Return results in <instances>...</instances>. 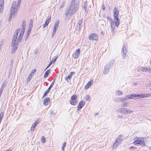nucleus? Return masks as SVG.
Here are the masks:
<instances>
[{
    "instance_id": "obj_1",
    "label": "nucleus",
    "mask_w": 151,
    "mask_h": 151,
    "mask_svg": "<svg viewBox=\"0 0 151 151\" xmlns=\"http://www.w3.org/2000/svg\"><path fill=\"white\" fill-rule=\"evenodd\" d=\"M22 26V29L17 39L18 33L19 32L20 29H18L15 31L12 40L11 44L12 47L11 53L12 54L14 53L17 49V46L18 45L19 42H21L22 41L24 32L25 30L26 26V22L25 20L23 21Z\"/></svg>"
},
{
    "instance_id": "obj_2",
    "label": "nucleus",
    "mask_w": 151,
    "mask_h": 151,
    "mask_svg": "<svg viewBox=\"0 0 151 151\" xmlns=\"http://www.w3.org/2000/svg\"><path fill=\"white\" fill-rule=\"evenodd\" d=\"M79 5V3L76 0H72L69 8L66 9L65 17L67 18L69 14L71 16L75 14L78 9Z\"/></svg>"
},
{
    "instance_id": "obj_3",
    "label": "nucleus",
    "mask_w": 151,
    "mask_h": 151,
    "mask_svg": "<svg viewBox=\"0 0 151 151\" xmlns=\"http://www.w3.org/2000/svg\"><path fill=\"white\" fill-rule=\"evenodd\" d=\"M114 61L112 60V61H111L107 64L106 66L104 68L103 72L104 74H106L107 73L109 70L110 67L114 64Z\"/></svg>"
},
{
    "instance_id": "obj_4",
    "label": "nucleus",
    "mask_w": 151,
    "mask_h": 151,
    "mask_svg": "<svg viewBox=\"0 0 151 151\" xmlns=\"http://www.w3.org/2000/svg\"><path fill=\"white\" fill-rule=\"evenodd\" d=\"M77 98L76 95H73L71 96V99L69 100L70 104L73 105H76L77 104L78 101L77 100Z\"/></svg>"
},
{
    "instance_id": "obj_5",
    "label": "nucleus",
    "mask_w": 151,
    "mask_h": 151,
    "mask_svg": "<svg viewBox=\"0 0 151 151\" xmlns=\"http://www.w3.org/2000/svg\"><path fill=\"white\" fill-rule=\"evenodd\" d=\"M135 145H140L141 146H144L145 145L144 140L142 138H139L137 140L134 142Z\"/></svg>"
},
{
    "instance_id": "obj_6",
    "label": "nucleus",
    "mask_w": 151,
    "mask_h": 151,
    "mask_svg": "<svg viewBox=\"0 0 151 151\" xmlns=\"http://www.w3.org/2000/svg\"><path fill=\"white\" fill-rule=\"evenodd\" d=\"M127 49L126 47L124 45L123 46L121 51V53L122 55V58L123 59H124L126 58V52H127Z\"/></svg>"
},
{
    "instance_id": "obj_7",
    "label": "nucleus",
    "mask_w": 151,
    "mask_h": 151,
    "mask_svg": "<svg viewBox=\"0 0 151 151\" xmlns=\"http://www.w3.org/2000/svg\"><path fill=\"white\" fill-rule=\"evenodd\" d=\"M98 37V35L95 33H92L89 36V38L90 40H97Z\"/></svg>"
},
{
    "instance_id": "obj_8",
    "label": "nucleus",
    "mask_w": 151,
    "mask_h": 151,
    "mask_svg": "<svg viewBox=\"0 0 151 151\" xmlns=\"http://www.w3.org/2000/svg\"><path fill=\"white\" fill-rule=\"evenodd\" d=\"M85 105V102L84 101H80L77 106V110H80Z\"/></svg>"
},
{
    "instance_id": "obj_9",
    "label": "nucleus",
    "mask_w": 151,
    "mask_h": 151,
    "mask_svg": "<svg viewBox=\"0 0 151 151\" xmlns=\"http://www.w3.org/2000/svg\"><path fill=\"white\" fill-rule=\"evenodd\" d=\"M16 4V1H13L11 9L10 14L13 15L14 13L15 9V6Z\"/></svg>"
},
{
    "instance_id": "obj_10",
    "label": "nucleus",
    "mask_w": 151,
    "mask_h": 151,
    "mask_svg": "<svg viewBox=\"0 0 151 151\" xmlns=\"http://www.w3.org/2000/svg\"><path fill=\"white\" fill-rule=\"evenodd\" d=\"M119 11L118 8L116 7H115L114 10V18L118 19L119 17Z\"/></svg>"
},
{
    "instance_id": "obj_11",
    "label": "nucleus",
    "mask_w": 151,
    "mask_h": 151,
    "mask_svg": "<svg viewBox=\"0 0 151 151\" xmlns=\"http://www.w3.org/2000/svg\"><path fill=\"white\" fill-rule=\"evenodd\" d=\"M93 83V80H91L90 81H89L85 86L84 88L85 89H87L89 88L92 85Z\"/></svg>"
},
{
    "instance_id": "obj_12",
    "label": "nucleus",
    "mask_w": 151,
    "mask_h": 151,
    "mask_svg": "<svg viewBox=\"0 0 151 151\" xmlns=\"http://www.w3.org/2000/svg\"><path fill=\"white\" fill-rule=\"evenodd\" d=\"M83 19H81L78 22V24H77L76 29L80 30L82 26Z\"/></svg>"
},
{
    "instance_id": "obj_13",
    "label": "nucleus",
    "mask_w": 151,
    "mask_h": 151,
    "mask_svg": "<svg viewBox=\"0 0 151 151\" xmlns=\"http://www.w3.org/2000/svg\"><path fill=\"white\" fill-rule=\"evenodd\" d=\"M80 54V49H78L76 50L75 53L73 54V56L75 58H76L78 57Z\"/></svg>"
},
{
    "instance_id": "obj_14",
    "label": "nucleus",
    "mask_w": 151,
    "mask_h": 151,
    "mask_svg": "<svg viewBox=\"0 0 151 151\" xmlns=\"http://www.w3.org/2000/svg\"><path fill=\"white\" fill-rule=\"evenodd\" d=\"M138 94H131L128 95V99H135L136 98H137L138 99L139 98L138 97Z\"/></svg>"
},
{
    "instance_id": "obj_15",
    "label": "nucleus",
    "mask_w": 151,
    "mask_h": 151,
    "mask_svg": "<svg viewBox=\"0 0 151 151\" xmlns=\"http://www.w3.org/2000/svg\"><path fill=\"white\" fill-rule=\"evenodd\" d=\"M75 73V72H71L70 74L68 75L67 77H65V80L67 82L68 81V80L70 79V78Z\"/></svg>"
},
{
    "instance_id": "obj_16",
    "label": "nucleus",
    "mask_w": 151,
    "mask_h": 151,
    "mask_svg": "<svg viewBox=\"0 0 151 151\" xmlns=\"http://www.w3.org/2000/svg\"><path fill=\"white\" fill-rule=\"evenodd\" d=\"M118 111L123 114H127V109L125 108H119L118 109Z\"/></svg>"
},
{
    "instance_id": "obj_17",
    "label": "nucleus",
    "mask_w": 151,
    "mask_h": 151,
    "mask_svg": "<svg viewBox=\"0 0 151 151\" xmlns=\"http://www.w3.org/2000/svg\"><path fill=\"white\" fill-rule=\"evenodd\" d=\"M38 124L37 121H35L32 124V127L30 128V130L31 131H33L34 130L35 127Z\"/></svg>"
},
{
    "instance_id": "obj_18",
    "label": "nucleus",
    "mask_w": 151,
    "mask_h": 151,
    "mask_svg": "<svg viewBox=\"0 0 151 151\" xmlns=\"http://www.w3.org/2000/svg\"><path fill=\"white\" fill-rule=\"evenodd\" d=\"M114 22L115 26L116 27H118L119 24V17H118V19L116 18H114Z\"/></svg>"
},
{
    "instance_id": "obj_19",
    "label": "nucleus",
    "mask_w": 151,
    "mask_h": 151,
    "mask_svg": "<svg viewBox=\"0 0 151 151\" xmlns=\"http://www.w3.org/2000/svg\"><path fill=\"white\" fill-rule=\"evenodd\" d=\"M120 99L119 101V102H122L123 101H126L128 99V95H126L123 98H120Z\"/></svg>"
},
{
    "instance_id": "obj_20",
    "label": "nucleus",
    "mask_w": 151,
    "mask_h": 151,
    "mask_svg": "<svg viewBox=\"0 0 151 151\" xmlns=\"http://www.w3.org/2000/svg\"><path fill=\"white\" fill-rule=\"evenodd\" d=\"M55 80H54L52 82L51 84L50 85V86L48 88V93L50 91V89L54 85V83L55 82Z\"/></svg>"
},
{
    "instance_id": "obj_21",
    "label": "nucleus",
    "mask_w": 151,
    "mask_h": 151,
    "mask_svg": "<svg viewBox=\"0 0 151 151\" xmlns=\"http://www.w3.org/2000/svg\"><path fill=\"white\" fill-rule=\"evenodd\" d=\"M119 142L115 141L114 143V144L113 146V149H115L116 148L117 146H118V145L119 144Z\"/></svg>"
},
{
    "instance_id": "obj_22",
    "label": "nucleus",
    "mask_w": 151,
    "mask_h": 151,
    "mask_svg": "<svg viewBox=\"0 0 151 151\" xmlns=\"http://www.w3.org/2000/svg\"><path fill=\"white\" fill-rule=\"evenodd\" d=\"M50 115L51 116H53L55 114V113L54 112L53 109H51L49 112Z\"/></svg>"
},
{
    "instance_id": "obj_23",
    "label": "nucleus",
    "mask_w": 151,
    "mask_h": 151,
    "mask_svg": "<svg viewBox=\"0 0 151 151\" xmlns=\"http://www.w3.org/2000/svg\"><path fill=\"white\" fill-rule=\"evenodd\" d=\"M33 75L32 73H30L28 76V78L27 79V82H29L31 79Z\"/></svg>"
},
{
    "instance_id": "obj_24",
    "label": "nucleus",
    "mask_w": 151,
    "mask_h": 151,
    "mask_svg": "<svg viewBox=\"0 0 151 151\" xmlns=\"http://www.w3.org/2000/svg\"><path fill=\"white\" fill-rule=\"evenodd\" d=\"M138 97L145 98L146 97L145 93H141L138 94Z\"/></svg>"
},
{
    "instance_id": "obj_25",
    "label": "nucleus",
    "mask_w": 151,
    "mask_h": 151,
    "mask_svg": "<svg viewBox=\"0 0 151 151\" xmlns=\"http://www.w3.org/2000/svg\"><path fill=\"white\" fill-rule=\"evenodd\" d=\"M33 23V20L31 19L29 23V27H30V28H32Z\"/></svg>"
},
{
    "instance_id": "obj_26",
    "label": "nucleus",
    "mask_w": 151,
    "mask_h": 151,
    "mask_svg": "<svg viewBox=\"0 0 151 151\" xmlns=\"http://www.w3.org/2000/svg\"><path fill=\"white\" fill-rule=\"evenodd\" d=\"M116 93L119 96H120L123 94V92L119 90H118L116 91Z\"/></svg>"
},
{
    "instance_id": "obj_27",
    "label": "nucleus",
    "mask_w": 151,
    "mask_h": 151,
    "mask_svg": "<svg viewBox=\"0 0 151 151\" xmlns=\"http://www.w3.org/2000/svg\"><path fill=\"white\" fill-rule=\"evenodd\" d=\"M4 116V113L3 112H1L0 114V123H1V120Z\"/></svg>"
},
{
    "instance_id": "obj_28",
    "label": "nucleus",
    "mask_w": 151,
    "mask_h": 151,
    "mask_svg": "<svg viewBox=\"0 0 151 151\" xmlns=\"http://www.w3.org/2000/svg\"><path fill=\"white\" fill-rule=\"evenodd\" d=\"M66 142H65L63 143L61 148L62 150H64V148L66 146Z\"/></svg>"
},
{
    "instance_id": "obj_29",
    "label": "nucleus",
    "mask_w": 151,
    "mask_h": 151,
    "mask_svg": "<svg viewBox=\"0 0 151 151\" xmlns=\"http://www.w3.org/2000/svg\"><path fill=\"white\" fill-rule=\"evenodd\" d=\"M43 104L44 105H47V98H46L44 100Z\"/></svg>"
},
{
    "instance_id": "obj_30",
    "label": "nucleus",
    "mask_w": 151,
    "mask_h": 151,
    "mask_svg": "<svg viewBox=\"0 0 151 151\" xmlns=\"http://www.w3.org/2000/svg\"><path fill=\"white\" fill-rule=\"evenodd\" d=\"M59 21L58 20H57L54 26L55 27H56L57 28H58V26H59Z\"/></svg>"
},
{
    "instance_id": "obj_31",
    "label": "nucleus",
    "mask_w": 151,
    "mask_h": 151,
    "mask_svg": "<svg viewBox=\"0 0 151 151\" xmlns=\"http://www.w3.org/2000/svg\"><path fill=\"white\" fill-rule=\"evenodd\" d=\"M45 140L46 139L45 138L44 136H42L41 139V142L42 143H44L45 142Z\"/></svg>"
},
{
    "instance_id": "obj_32",
    "label": "nucleus",
    "mask_w": 151,
    "mask_h": 151,
    "mask_svg": "<svg viewBox=\"0 0 151 151\" xmlns=\"http://www.w3.org/2000/svg\"><path fill=\"white\" fill-rule=\"evenodd\" d=\"M47 26V19L46 20V21L45 22L44 24L42 26L43 28L44 29V28L46 27V26Z\"/></svg>"
},
{
    "instance_id": "obj_33",
    "label": "nucleus",
    "mask_w": 151,
    "mask_h": 151,
    "mask_svg": "<svg viewBox=\"0 0 151 151\" xmlns=\"http://www.w3.org/2000/svg\"><path fill=\"white\" fill-rule=\"evenodd\" d=\"M32 29V28H30V27H29V28L27 32V34L29 35V34L30 33Z\"/></svg>"
},
{
    "instance_id": "obj_34",
    "label": "nucleus",
    "mask_w": 151,
    "mask_h": 151,
    "mask_svg": "<svg viewBox=\"0 0 151 151\" xmlns=\"http://www.w3.org/2000/svg\"><path fill=\"white\" fill-rule=\"evenodd\" d=\"M121 136L119 135L118 137L117 138L115 141H117L119 142V141H120V139L121 138Z\"/></svg>"
},
{
    "instance_id": "obj_35",
    "label": "nucleus",
    "mask_w": 151,
    "mask_h": 151,
    "mask_svg": "<svg viewBox=\"0 0 151 151\" xmlns=\"http://www.w3.org/2000/svg\"><path fill=\"white\" fill-rule=\"evenodd\" d=\"M21 0H18L17 5V7L19 6L20 5V3H21Z\"/></svg>"
},
{
    "instance_id": "obj_36",
    "label": "nucleus",
    "mask_w": 151,
    "mask_h": 151,
    "mask_svg": "<svg viewBox=\"0 0 151 151\" xmlns=\"http://www.w3.org/2000/svg\"><path fill=\"white\" fill-rule=\"evenodd\" d=\"M86 99L87 101H89V99L90 98V97L89 95H86Z\"/></svg>"
},
{
    "instance_id": "obj_37",
    "label": "nucleus",
    "mask_w": 151,
    "mask_h": 151,
    "mask_svg": "<svg viewBox=\"0 0 151 151\" xmlns=\"http://www.w3.org/2000/svg\"><path fill=\"white\" fill-rule=\"evenodd\" d=\"M57 58L56 57H55L54 58H52L51 61L53 63H54L56 60Z\"/></svg>"
},
{
    "instance_id": "obj_38",
    "label": "nucleus",
    "mask_w": 151,
    "mask_h": 151,
    "mask_svg": "<svg viewBox=\"0 0 151 151\" xmlns=\"http://www.w3.org/2000/svg\"><path fill=\"white\" fill-rule=\"evenodd\" d=\"M148 69L147 68H142V70L143 71H145L146 72L147 71V70Z\"/></svg>"
},
{
    "instance_id": "obj_39",
    "label": "nucleus",
    "mask_w": 151,
    "mask_h": 151,
    "mask_svg": "<svg viewBox=\"0 0 151 151\" xmlns=\"http://www.w3.org/2000/svg\"><path fill=\"white\" fill-rule=\"evenodd\" d=\"M47 94V90H46L45 91V93H44V95H43V96L42 97V98H44L45 96H46Z\"/></svg>"
},
{
    "instance_id": "obj_40",
    "label": "nucleus",
    "mask_w": 151,
    "mask_h": 151,
    "mask_svg": "<svg viewBox=\"0 0 151 151\" xmlns=\"http://www.w3.org/2000/svg\"><path fill=\"white\" fill-rule=\"evenodd\" d=\"M29 35L26 34V35L25 36V41H27V40L28 39V38L29 37Z\"/></svg>"
},
{
    "instance_id": "obj_41",
    "label": "nucleus",
    "mask_w": 151,
    "mask_h": 151,
    "mask_svg": "<svg viewBox=\"0 0 151 151\" xmlns=\"http://www.w3.org/2000/svg\"><path fill=\"white\" fill-rule=\"evenodd\" d=\"M65 2V1H64L61 5L60 7V8H62L64 7V3Z\"/></svg>"
},
{
    "instance_id": "obj_42",
    "label": "nucleus",
    "mask_w": 151,
    "mask_h": 151,
    "mask_svg": "<svg viewBox=\"0 0 151 151\" xmlns=\"http://www.w3.org/2000/svg\"><path fill=\"white\" fill-rule=\"evenodd\" d=\"M146 97H151V93H145Z\"/></svg>"
},
{
    "instance_id": "obj_43",
    "label": "nucleus",
    "mask_w": 151,
    "mask_h": 151,
    "mask_svg": "<svg viewBox=\"0 0 151 151\" xmlns=\"http://www.w3.org/2000/svg\"><path fill=\"white\" fill-rule=\"evenodd\" d=\"M3 7L1 5H0V13L2 12L3 11Z\"/></svg>"
},
{
    "instance_id": "obj_44",
    "label": "nucleus",
    "mask_w": 151,
    "mask_h": 151,
    "mask_svg": "<svg viewBox=\"0 0 151 151\" xmlns=\"http://www.w3.org/2000/svg\"><path fill=\"white\" fill-rule=\"evenodd\" d=\"M47 76V70L46 71L44 75V77L46 78Z\"/></svg>"
},
{
    "instance_id": "obj_45",
    "label": "nucleus",
    "mask_w": 151,
    "mask_h": 151,
    "mask_svg": "<svg viewBox=\"0 0 151 151\" xmlns=\"http://www.w3.org/2000/svg\"><path fill=\"white\" fill-rule=\"evenodd\" d=\"M133 112V111L130 110H128L127 109V114L130 113H132Z\"/></svg>"
},
{
    "instance_id": "obj_46",
    "label": "nucleus",
    "mask_w": 151,
    "mask_h": 151,
    "mask_svg": "<svg viewBox=\"0 0 151 151\" xmlns=\"http://www.w3.org/2000/svg\"><path fill=\"white\" fill-rule=\"evenodd\" d=\"M12 15H11L10 14V15H9V19H8V21H10L12 19Z\"/></svg>"
},
{
    "instance_id": "obj_47",
    "label": "nucleus",
    "mask_w": 151,
    "mask_h": 151,
    "mask_svg": "<svg viewBox=\"0 0 151 151\" xmlns=\"http://www.w3.org/2000/svg\"><path fill=\"white\" fill-rule=\"evenodd\" d=\"M127 104V102H126L125 103H123L122 104V106L124 107L125 106H126V105Z\"/></svg>"
},
{
    "instance_id": "obj_48",
    "label": "nucleus",
    "mask_w": 151,
    "mask_h": 151,
    "mask_svg": "<svg viewBox=\"0 0 151 151\" xmlns=\"http://www.w3.org/2000/svg\"><path fill=\"white\" fill-rule=\"evenodd\" d=\"M111 29H114L115 26H114V24H113L111 25Z\"/></svg>"
},
{
    "instance_id": "obj_49",
    "label": "nucleus",
    "mask_w": 151,
    "mask_h": 151,
    "mask_svg": "<svg viewBox=\"0 0 151 151\" xmlns=\"http://www.w3.org/2000/svg\"><path fill=\"white\" fill-rule=\"evenodd\" d=\"M53 63L51 61L49 63V64H48V68L50 66H51V64Z\"/></svg>"
},
{
    "instance_id": "obj_50",
    "label": "nucleus",
    "mask_w": 151,
    "mask_h": 151,
    "mask_svg": "<svg viewBox=\"0 0 151 151\" xmlns=\"http://www.w3.org/2000/svg\"><path fill=\"white\" fill-rule=\"evenodd\" d=\"M56 32H55V31H53V32H52V37L54 36V35L55 33Z\"/></svg>"
},
{
    "instance_id": "obj_51",
    "label": "nucleus",
    "mask_w": 151,
    "mask_h": 151,
    "mask_svg": "<svg viewBox=\"0 0 151 151\" xmlns=\"http://www.w3.org/2000/svg\"><path fill=\"white\" fill-rule=\"evenodd\" d=\"M56 32H55V31H53V32H52V37L54 36V35L55 33Z\"/></svg>"
},
{
    "instance_id": "obj_52",
    "label": "nucleus",
    "mask_w": 151,
    "mask_h": 151,
    "mask_svg": "<svg viewBox=\"0 0 151 151\" xmlns=\"http://www.w3.org/2000/svg\"><path fill=\"white\" fill-rule=\"evenodd\" d=\"M38 49H36L35 50V51H34V53L35 54H37V52H38Z\"/></svg>"
},
{
    "instance_id": "obj_53",
    "label": "nucleus",
    "mask_w": 151,
    "mask_h": 151,
    "mask_svg": "<svg viewBox=\"0 0 151 151\" xmlns=\"http://www.w3.org/2000/svg\"><path fill=\"white\" fill-rule=\"evenodd\" d=\"M87 5H85L84 6V9H85V11H86V10L87 9Z\"/></svg>"
},
{
    "instance_id": "obj_54",
    "label": "nucleus",
    "mask_w": 151,
    "mask_h": 151,
    "mask_svg": "<svg viewBox=\"0 0 151 151\" xmlns=\"http://www.w3.org/2000/svg\"><path fill=\"white\" fill-rule=\"evenodd\" d=\"M58 28L54 27L53 28V31H55V32L56 31V30Z\"/></svg>"
},
{
    "instance_id": "obj_55",
    "label": "nucleus",
    "mask_w": 151,
    "mask_h": 151,
    "mask_svg": "<svg viewBox=\"0 0 151 151\" xmlns=\"http://www.w3.org/2000/svg\"><path fill=\"white\" fill-rule=\"evenodd\" d=\"M102 9L104 10L105 9V7L104 4H103V5L102 6Z\"/></svg>"
},
{
    "instance_id": "obj_56",
    "label": "nucleus",
    "mask_w": 151,
    "mask_h": 151,
    "mask_svg": "<svg viewBox=\"0 0 151 151\" xmlns=\"http://www.w3.org/2000/svg\"><path fill=\"white\" fill-rule=\"evenodd\" d=\"M147 69H148L147 71H150L151 70V68H148Z\"/></svg>"
},
{
    "instance_id": "obj_57",
    "label": "nucleus",
    "mask_w": 151,
    "mask_h": 151,
    "mask_svg": "<svg viewBox=\"0 0 151 151\" xmlns=\"http://www.w3.org/2000/svg\"><path fill=\"white\" fill-rule=\"evenodd\" d=\"M50 98L48 97V103L50 102Z\"/></svg>"
},
{
    "instance_id": "obj_58",
    "label": "nucleus",
    "mask_w": 151,
    "mask_h": 151,
    "mask_svg": "<svg viewBox=\"0 0 151 151\" xmlns=\"http://www.w3.org/2000/svg\"><path fill=\"white\" fill-rule=\"evenodd\" d=\"M3 90V88H0V91L2 92V91Z\"/></svg>"
},
{
    "instance_id": "obj_59",
    "label": "nucleus",
    "mask_w": 151,
    "mask_h": 151,
    "mask_svg": "<svg viewBox=\"0 0 151 151\" xmlns=\"http://www.w3.org/2000/svg\"><path fill=\"white\" fill-rule=\"evenodd\" d=\"M50 19H51V17H50L49 19H48V23H47L48 24H49V22H50V21H49Z\"/></svg>"
},
{
    "instance_id": "obj_60",
    "label": "nucleus",
    "mask_w": 151,
    "mask_h": 151,
    "mask_svg": "<svg viewBox=\"0 0 151 151\" xmlns=\"http://www.w3.org/2000/svg\"><path fill=\"white\" fill-rule=\"evenodd\" d=\"M111 31L114 33V29H111Z\"/></svg>"
},
{
    "instance_id": "obj_61",
    "label": "nucleus",
    "mask_w": 151,
    "mask_h": 151,
    "mask_svg": "<svg viewBox=\"0 0 151 151\" xmlns=\"http://www.w3.org/2000/svg\"><path fill=\"white\" fill-rule=\"evenodd\" d=\"M111 25L114 24V22L113 21H112V22H111Z\"/></svg>"
},
{
    "instance_id": "obj_62",
    "label": "nucleus",
    "mask_w": 151,
    "mask_h": 151,
    "mask_svg": "<svg viewBox=\"0 0 151 151\" xmlns=\"http://www.w3.org/2000/svg\"><path fill=\"white\" fill-rule=\"evenodd\" d=\"M87 2L86 1H85V2H84V5H87Z\"/></svg>"
},
{
    "instance_id": "obj_63",
    "label": "nucleus",
    "mask_w": 151,
    "mask_h": 151,
    "mask_svg": "<svg viewBox=\"0 0 151 151\" xmlns=\"http://www.w3.org/2000/svg\"><path fill=\"white\" fill-rule=\"evenodd\" d=\"M50 72V70H48V75L49 73Z\"/></svg>"
},
{
    "instance_id": "obj_64",
    "label": "nucleus",
    "mask_w": 151,
    "mask_h": 151,
    "mask_svg": "<svg viewBox=\"0 0 151 151\" xmlns=\"http://www.w3.org/2000/svg\"><path fill=\"white\" fill-rule=\"evenodd\" d=\"M34 71H33V70H32L31 72V73H32V75H33V73H34Z\"/></svg>"
}]
</instances>
